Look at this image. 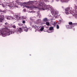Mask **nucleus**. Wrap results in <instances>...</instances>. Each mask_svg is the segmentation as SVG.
Returning <instances> with one entry per match:
<instances>
[{"mask_svg": "<svg viewBox=\"0 0 77 77\" xmlns=\"http://www.w3.org/2000/svg\"><path fill=\"white\" fill-rule=\"evenodd\" d=\"M32 4L35 5L36 6L32 5L31 6H25V7L26 8L32 9L33 8H38L37 6H39L40 9H43V10H50L51 9V7L49 5H45L44 4H43L41 2H38V1H32Z\"/></svg>", "mask_w": 77, "mask_h": 77, "instance_id": "f257e3e1", "label": "nucleus"}, {"mask_svg": "<svg viewBox=\"0 0 77 77\" xmlns=\"http://www.w3.org/2000/svg\"><path fill=\"white\" fill-rule=\"evenodd\" d=\"M11 34H12V31L11 30L9 31L7 29H3L2 31L0 32V35L5 37L6 36H9Z\"/></svg>", "mask_w": 77, "mask_h": 77, "instance_id": "f03ea898", "label": "nucleus"}, {"mask_svg": "<svg viewBox=\"0 0 77 77\" xmlns=\"http://www.w3.org/2000/svg\"><path fill=\"white\" fill-rule=\"evenodd\" d=\"M66 14L68 15L69 14H72L73 16H75V17H77V11H76L75 12H73L72 10V8H67L65 9Z\"/></svg>", "mask_w": 77, "mask_h": 77, "instance_id": "7ed1b4c3", "label": "nucleus"}, {"mask_svg": "<svg viewBox=\"0 0 77 77\" xmlns=\"http://www.w3.org/2000/svg\"><path fill=\"white\" fill-rule=\"evenodd\" d=\"M51 11L53 15H54V17L55 18H58L59 17V15H58V13L57 12H56L54 11V10H52V9H51Z\"/></svg>", "mask_w": 77, "mask_h": 77, "instance_id": "20e7f679", "label": "nucleus"}, {"mask_svg": "<svg viewBox=\"0 0 77 77\" xmlns=\"http://www.w3.org/2000/svg\"><path fill=\"white\" fill-rule=\"evenodd\" d=\"M69 26H70V27H74L75 25H77V23H72L71 22H69Z\"/></svg>", "mask_w": 77, "mask_h": 77, "instance_id": "39448f33", "label": "nucleus"}, {"mask_svg": "<svg viewBox=\"0 0 77 77\" xmlns=\"http://www.w3.org/2000/svg\"><path fill=\"white\" fill-rule=\"evenodd\" d=\"M15 18L16 20H19L21 18V16H18V15H16Z\"/></svg>", "mask_w": 77, "mask_h": 77, "instance_id": "423d86ee", "label": "nucleus"}, {"mask_svg": "<svg viewBox=\"0 0 77 77\" xmlns=\"http://www.w3.org/2000/svg\"><path fill=\"white\" fill-rule=\"evenodd\" d=\"M26 4H28V5L31 4V5H32V4H33V1H29L27 2H26Z\"/></svg>", "mask_w": 77, "mask_h": 77, "instance_id": "0eeeda50", "label": "nucleus"}, {"mask_svg": "<svg viewBox=\"0 0 77 77\" xmlns=\"http://www.w3.org/2000/svg\"><path fill=\"white\" fill-rule=\"evenodd\" d=\"M24 30L25 32H27L28 30V29L26 27H25L24 28Z\"/></svg>", "mask_w": 77, "mask_h": 77, "instance_id": "6e6552de", "label": "nucleus"}, {"mask_svg": "<svg viewBox=\"0 0 77 77\" xmlns=\"http://www.w3.org/2000/svg\"><path fill=\"white\" fill-rule=\"evenodd\" d=\"M32 27H34L35 29V30H37V29H38V26H34V25H33L32 26Z\"/></svg>", "mask_w": 77, "mask_h": 77, "instance_id": "1a4fd4ad", "label": "nucleus"}, {"mask_svg": "<svg viewBox=\"0 0 77 77\" xmlns=\"http://www.w3.org/2000/svg\"><path fill=\"white\" fill-rule=\"evenodd\" d=\"M69 0H61V2H68Z\"/></svg>", "mask_w": 77, "mask_h": 77, "instance_id": "9d476101", "label": "nucleus"}, {"mask_svg": "<svg viewBox=\"0 0 77 77\" xmlns=\"http://www.w3.org/2000/svg\"><path fill=\"white\" fill-rule=\"evenodd\" d=\"M18 30L19 32L21 33V32H22V29L21 28H20L18 29Z\"/></svg>", "mask_w": 77, "mask_h": 77, "instance_id": "9b49d317", "label": "nucleus"}, {"mask_svg": "<svg viewBox=\"0 0 77 77\" xmlns=\"http://www.w3.org/2000/svg\"><path fill=\"white\" fill-rule=\"evenodd\" d=\"M8 6L9 7V8H10V9L13 8V6L9 4V5H8Z\"/></svg>", "mask_w": 77, "mask_h": 77, "instance_id": "f8f14e48", "label": "nucleus"}, {"mask_svg": "<svg viewBox=\"0 0 77 77\" xmlns=\"http://www.w3.org/2000/svg\"><path fill=\"white\" fill-rule=\"evenodd\" d=\"M3 20H4V18H0V23H2V21H3Z\"/></svg>", "mask_w": 77, "mask_h": 77, "instance_id": "ddd939ff", "label": "nucleus"}, {"mask_svg": "<svg viewBox=\"0 0 77 77\" xmlns=\"http://www.w3.org/2000/svg\"><path fill=\"white\" fill-rule=\"evenodd\" d=\"M20 3V5H22V6H23L24 5H25V4H26V2H25L23 3Z\"/></svg>", "mask_w": 77, "mask_h": 77, "instance_id": "4468645a", "label": "nucleus"}, {"mask_svg": "<svg viewBox=\"0 0 77 77\" xmlns=\"http://www.w3.org/2000/svg\"><path fill=\"white\" fill-rule=\"evenodd\" d=\"M43 21L45 22H46L47 21H48V20L47 19V18H45L44 19Z\"/></svg>", "mask_w": 77, "mask_h": 77, "instance_id": "2eb2a0df", "label": "nucleus"}, {"mask_svg": "<svg viewBox=\"0 0 77 77\" xmlns=\"http://www.w3.org/2000/svg\"><path fill=\"white\" fill-rule=\"evenodd\" d=\"M54 28L53 27H51L49 28V30H53V29Z\"/></svg>", "mask_w": 77, "mask_h": 77, "instance_id": "dca6fc26", "label": "nucleus"}, {"mask_svg": "<svg viewBox=\"0 0 77 77\" xmlns=\"http://www.w3.org/2000/svg\"><path fill=\"white\" fill-rule=\"evenodd\" d=\"M12 27H13V29H16V26H15V25H13V26H12Z\"/></svg>", "mask_w": 77, "mask_h": 77, "instance_id": "f3484780", "label": "nucleus"}, {"mask_svg": "<svg viewBox=\"0 0 77 77\" xmlns=\"http://www.w3.org/2000/svg\"><path fill=\"white\" fill-rule=\"evenodd\" d=\"M44 27H42L40 29V31H42L44 30Z\"/></svg>", "mask_w": 77, "mask_h": 77, "instance_id": "a211bd4d", "label": "nucleus"}, {"mask_svg": "<svg viewBox=\"0 0 77 77\" xmlns=\"http://www.w3.org/2000/svg\"><path fill=\"white\" fill-rule=\"evenodd\" d=\"M74 9H75V10H77V6L76 5H75Z\"/></svg>", "mask_w": 77, "mask_h": 77, "instance_id": "6ab92c4d", "label": "nucleus"}, {"mask_svg": "<svg viewBox=\"0 0 77 77\" xmlns=\"http://www.w3.org/2000/svg\"><path fill=\"white\" fill-rule=\"evenodd\" d=\"M46 24L47 26H49L50 24V23L49 22H46Z\"/></svg>", "mask_w": 77, "mask_h": 77, "instance_id": "aec40b11", "label": "nucleus"}, {"mask_svg": "<svg viewBox=\"0 0 77 77\" xmlns=\"http://www.w3.org/2000/svg\"><path fill=\"white\" fill-rule=\"evenodd\" d=\"M57 29H59V25H57Z\"/></svg>", "mask_w": 77, "mask_h": 77, "instance_id": "412c9836", "label": "nucleus"}, {"mask_svg": "<svg viewBox=\"0 0 77 77\" xmlns=\"http://www.w3.org/2000/svg\"><path fill=\"white\" fill-rule=\"evenodd\" d=\"M0 12H3V13H5V11H2V10H0Z\"/></svg>", "mask_w": 77, "mask_h": 77, "instance_id": "4be33fe9", "label": "nucleus"}, {"mask_svg": "<svg viewBox=\"0 0 77 77\" xmlns=\"http://www.w3.org/2000/svg\"><path fill=\"white\" fill-rule=\"evenodd\" d=\"M44 1V2H49V1H48V0H43Z\"/></svg>", "mask_w": 77, "mask_h": 77, "instance_id": "5701e85b", "label": "nucleus"}, {"mask_svg": "<svg viewBox=\"0 0 77 77\" xmlns=\"http://www.w3.org/2000/svg\"><path fill=\"white\" fill-rule=\"evenodd\" d=\"M22 23H23V24H24V23H26V21L25 20H23V21Z\"/></svg>", "mask_w": 77, "mask_h": 77, "instance_id": "b1692460", "label": "nucleus"}, {"mask_svg": "<svg viewBox=\"0 0 77 77\" xmlns=\"http://www.w3.org/2000/svg\"><path fill=\"white\" fill-rule=\"evenodd\" d=\"M1 18H4V15H2L1 16Z\"/></svg>", "mask_w": 77, "mask_h": 77, "instance_id": "393cba45", "label": "nucleus"}, {"mask_svg": "<svg viewBox=\"0 0 77 77\" xmlns=\"http://www.w3.org/2000/svg\"><path fill=\"white\" fill-rule=\"evenodd\" d=\"M5 5H4L3 4H2V6H3V8H5Z\"/></svg>", "mask_w": 77, "mask_h": 77, "instance_id": "a878e982", "label": "nucleus"}, {"mask_svg": "<svg viewBox=\"0 0 77 77\" xmlns=\"http://www.w3.org/2000/svg\"><path fill=\"white\" fill-rule=\"evenodd\" d=\"M5 25H8V23H5Z\"/></svg>", "mask_w": 77, "mask_h": 77, "instance_id": "bb28decb", "label": "nucleus"}, {"mask_svg": "<svg viewBox=\"0 0 77 77\" xmlns=\"http://www.w3.org/2000/svg\"><path fill=\"white\" fill-rule=\"evenodd\" d=\"M59 22L60 23H61V22H62V20H60L59 21Z\"/></svg>", "mask_w": 77, "mask_h": 77, "instance_id": "cd10ccee", "label": "nucleus"}, {"mask_svg": "<svg viewBox=\"0 0 77 77\" xmlns=\"http://www.w3.org/2000/svg\"><path fill=\"white\" fill-rule=\"evenodd\" d=\"M38 16H40V14H39V13H38Z\"/></svg>", "mask_w": 77, "mask_h": 77, "instance_id": "c85d7f7f", "label": "nucleus"}, {"mask_svg": "<svg viewBox=\"0 0 77 77\" xmlns=\"http://www.w3.org/2000/svg\"><path fill=\"white\" fill-rule=\"evenodd\" d=\"M56 1H59V0H56Z\"/></svg>", "mask_w": 77, "mask_h": 77, "instance_id": "c756f323", "label": "nucleus"}, {"mask_svg": "<svg viewBox=\"0 0 77 77\" xmlns=\"http://www.w3.org/2000/svg\"><path fill=\"white\" fill-rule=\"evenodd\" d=\"M56 24V23L55 22H54V24Z\"/></svg>", "mask_w": 77, "mask_h": 77, "instance_id": "7c9ffc66", "label": "nucleus"}, {"mask_svg": "<svg viewBox=\"0 0 77 77\" xmlns=\"http://www.w3.org/2000/svg\"><path fill=\"white\" fill-rule=\"evenodd\" d=\"M7 18V19H8V18Z\"/></svg>", "mask_w": 77, "mask_h": 77, "instance_id": "2f4dec72", "label": "nucleus"}]
</instances>
